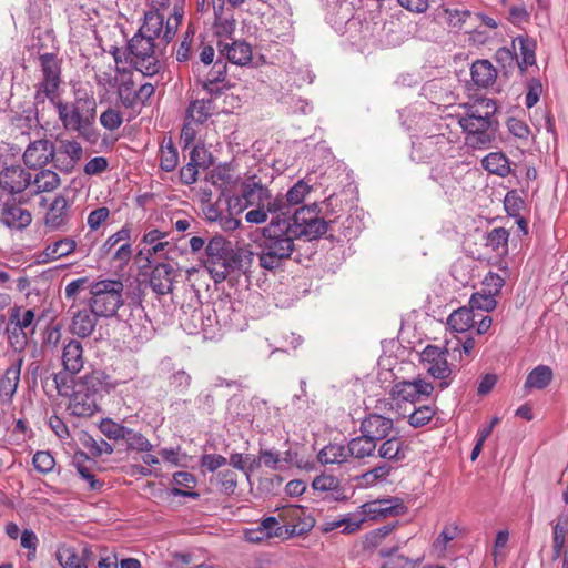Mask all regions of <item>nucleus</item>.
<instances>
[{"label":"nucleus","mask_w":568,"mask_h":568,"mask_svg":"<svg viewBox=\"0 0 568 568\" xmlns=\"http://www.w3.org/2000/svg\"><path fill=\"white\" fill-rule=\"evenodd\" d=\"M70 220V201L63 195L55 196L44 214V226L51 232H67Z\"/></svg>","instance_id":"nucleus-16"},{"label":"nucleus","mask_w":568,"mask_h":568,"mask_svg":"<svg viewBox=\"0 0 568 568\" xmlns=\"http://www.w3.org/2000/svg\"><path fill=\"white\" fill-rule=\"evenodd\" d=\"M0 221L10 229L22 230L31 224L32 215L20 204L7 202L1 209Z\"/></svg>","instance_id":"nucleus-25"},{"label":"nucleus","mask_w":568,"mask_h":568,"mask_svg":"<svg viewBox=\"0 0 568 568\" xmlns=\"http://www.w3.org/2000/svg\"><path fill=\"white\" fill-rule=\"evenodd\" d=\"M42 79L39 82L47 93H57L61 85V65L53 53H44L39 57Z\"/></svg>","instance_id":"nucleus-19"},{"label":"nucleus","mask_w":568,"mask_h":568,"mask_svg":"<svg viewBox=\"0 0 568 568\" xmlns=\"http://www.w3.org/2000/svg\"><path fill=\"white\" fill-rule=\"evenodd\" d=\"M554 378L552 369L547 365L536 366L527 376L524 387L527 390L545 389Z\"/></svg>","instance_id":"nucleus-43"},{"label":"nucleus","mask_w":568,"mask_h":568,"mask_svg":"<svg viewBox=\"0 0 568 568\" xmlns=\"http://www.w3.org/2000/svg\"><path fill=\"white\" fill-rule=\"evenodd\" d=\"M123 123L122 113L114 108H108L100 115V124L109 131L118 130Z\"/></svg>","instance_id":"nucleus-57"},{"label":"nucleus","mask_w":568,"mask_h":568,"mask_svg":"<svg viewBox=\"0 0 568 568\" xmlns=\"http://www.w3.org/2000/svg\"><path fill=\"white\" fill-rule=\"evenodd\" d=\"M552 560H557L564 550L567 537V519L559 518L552 527Z\"/></svg>","instance_id":"nucleus-50"},{"label":"nucleus","mask_w":568,"mask_h":568,"mask_svg":"<svg viewBox=\"0 0 568 568\" xmlns=\"http://www.w3.org/2000/svg\"><path fill=\"white\" fill-rule=\"evenodd\" d=\"M394 428L392 418L379 414H369L361 423V433L377 444L384 440Z\"/></svg>","instance_id":"nucleus-20"},{"label":"nucleus","mask_w":568,"mask_h":568,"mask_svg":"<svg viewBox=\"0 0 568 568\" xmlns=\"http://www.w3.org/2000/svg\"><path fill=\"white\" fill-rule=\"evenodd\" d=\"M311 186L303 180L297 181L286 193V201L290 205L301 204L311 192Z\"/></svg>","instance_id":"nucleus-58"},{"label":"nucleus","mask_w":568,"mask_h":568,"mask_svg":"<svg viewBox=\"0 0 568 568\" xmlns=\"http://www.w3.org/2000/svg\"><path fill=\"white\" fill-rule=\"evenodd\" d=\"M471 81L477 88H489L497 78V70L488 60H477L470 69Z\"/></svg>","instance_id":"nucleus-35"},{"label":"nucleus","mask_w":568,"mask_h":568,"mask_svg":"<svg viewBox=\"0 0 568 568\" xmlns=\"http://www.w3.org/2000/svg\"><path fill=\"white\" fill-rule=\"evenodd\" d=\"M100 429L109 439L120 440L125 437L128 427L113 422L112 419H104L100 425Z\"/></svg>","instance_id":"nucleus-62"},{"label":"nucleus","mask_w":568,"mask_h":568,"mask_svg":"<svg viewBox=\"0 0 568 568\" xmlns=\"http://www.w3.org/2000/svg\"><path fill=\"white\" fill-rule=\"evenodd\" d=\"M32 182L36 187V193L52 192L60 185L61 179L57 172L44 169L34 175Z\"/></svg>","instance_id":"nucleus-46"},{"label":"nucleus","mask_w":568,"mask_h":568,"mask_svg":"<svg viewBox=\"0 0 568 568\" xmlns=\"http://www.w3.org/2000/svg\"><path fill=\"white\" fill-rule=\"evenodd\" d=\"M131 226L125 224L118 232L110 235L100 248L102 255L108 256L112 253L116 245H120L125 241H131Z\"/></svg>","instance_id":"nucleus-53"},{"label":"nucleus","mask_w":568,"mask_h":568,"mask_svg":"<svg viewBox=\"0 0 568 568\" xmlns=\"http://www.w3.org/2000/svg\"><path fill=\"white\" fill-rule=\"evenodd\" d=\"M68 409L74 416L90 417L99 410L98 399L83 389H77V384H74Z\"/></svg>","instance_id":"nucleus-26"},{"label":"nucleus","mask_w":568,"mask_h":568,"mask_svg":"<svg viewBox=\"0 0 568 568\" xmlns=\"http://www.w3.org/2000/svg\"><path fill=\"white\" fill-rule=\"evenodd\" d=\"M78 250V242L72 236H62L48 243L39 254L42 263H50L74 254Z\"/></svg>","instance_id":"nucleus-22"},{"label":"nucleus","mask_w":568,"mask_h":568,"mask_svg":"<svg viewBox=\"0 0 568 568\" xmlns=\"http://www.w3.org/2000/svg\"><path fill=\"white\" fill-rule=\"evenodd\" d=\"M75 468L80 478L87 484L91 491L102 489L104 483L95 476V462L90 459L85 454H81L75 458Z\"/></svg>","instance_id":"nucleus-34"},{"label":"nucleus","mask_w":568,"mask_h":568,"mask_svg":"<svg viewBox=\"0 0 568 568\" xmlns=\"http://www.w3.org/2000/svg\"><path fill=\"white\" fill-rule=\"evenodd\" d=\"M462 106L465 110V114L456 115V119L471 121H497L495 119V114L497 112V104L493 99L479 98L473 102L464 103Z\"/></svg>","instance_id":"nucleus-23"},{"label":"nucleus","mask_w":568,"mask_h":568,"mask_svg":"<svg viewBox=\"0 0 568 568\" xmlns=\"http://www.w3.org/2000/svg\"><path fill=\"white\" fill-rule=\"evenodd\" d=\"M88 305L95 317L111 318L124 305V284L120 280L104 278L89 285Z\"/></svg>","instance_id":"nucleus-5"},{"label":"nucleus","mask_w":568,"mask_h":568,"mask_svg":"<svg viewBox=\"0 0 568 568\" xmlns=\"http://www.w3.org/2000/svg\"><path fill=\"white\" fill-rule=\"evenodd\" d=\"M203 266L214 283L224 282L227 276L242 267V255L233 250L223 236H213L205 246Z\"/></svg>","instance_id":"nucleus-4"},{"label":"nucleus","mask_w":568,"mask_h":568,"mask_svg":"<svg viewBox=\"0 0 568 568\" xmlns=\"http://www.w3.org/2000/svg\"><path fill=\"white\" fill-rule=\"evenodd\" d=\"M434 386L423 378L414 381H402L393 385L390 397L396 403H416L423 397H429Z\"/></svg>","instance_id":"nucleus-13"},{"label":"nucleus","mask_w":568,"mask_h":568,"mask_svg":"<svg viewBox=\"0 0 568 568\" xmlns=\"http://www.w3.org/2000/svg\"><path fill=\"white\" fill-rule=\"evenodd\" d=\"M54 108L65 131L74 132L90 143L97 142L99 134L94 124L98 105L92 92L77 90L72 101L58 100Z\"/></svg>","instance_id":"nucleus-2"},{"label":"nucleus","mask_w":568,"mask_h":568,"mask_svg":"<svg viewBox=\"0 0 568 568\" xmlns=\"http://www.w3.org/2000/svg\"><path fill=\"white\" fill-rule=\"evenodd\" d=\"M403 508L398 499H376L361 505L354 515L355 518L362 519L363 525L367 520H378L397 516L402 513Z\"/></svg>","instance_id":"nucleus-15"},{"label":"nucleus","mask_w":568,"mask_h":568,"mask_svg":"<svg viewBox=\"0 0 568 568\" xmlns=\"http://www.w3.org/2000/svg\"><path fill=\"white\" fill-rule=\"evenodd\" d=\"M215 112V103L212 98L197 99L190 103L186 115L196 124L205 123Z\"/></svg>","instance_id":"nucleus-38"},{"label":"nucleus","mask_w":568,"mask_h":568,"mask_svg":"<svg viewBox=\"0 0 568 568\" xmlns=\"http://www.w3.org/2000/svg\"><path fill=\"white\" fill-rule=\"evenodd\" d=\"M347 453L349 458L364 459L366 457H374L377 449V444L361 434L357 437L352 438L347 445Z\"/></svg>","instance_id":"nucleus-39"},{"label":"nucleus","mask_w":568,"mask_h":568,"mask_svg":"<svg viewBox=\"0 0 568 568\" xmlns=\"http://www.w3.org/2000/svg\"><path fill=\"white\" fill-rule=\"evenodd\" d=\"M226 78V63L222 60L215 61L211 70L204 77H199L197 82L202 88L210 94L219 95L222 93L221 88H215L220 82H223Z\"/></svg>","instance_id":"nucleus-37"},{"label":"nucleus","mask_w":568,"mask_h":568,"mask_svg":"<svg viewBox=\"0 0 568 568\" xmlns=\"http://www.w3.org/2000/svg\"><path fill=\"white\" fill-rule=\"evenodd\" d=\"M168 232L158 229L145 232L142 237V243L145 247L141 250L139 254H145L149 263L151 258L172 260V254L176 251V245L168 241Z\"/></svg>","instance_id":"nucleus-12"},{"label":"nucleus","mask_w":568,"mask_h":568,"mask_svg":"<svg viewBox=\"0 0 568 568\" xmlns=\"http://www.w3.org/2000/svg\"><path fill=\"white\" fill-rule=\"evenodd\" d=\"M97 318L91 310H79L73 313L70 332L80 338L89 337L97 326Z\"/></svg>","instance_id":"nucleus-36"},{"label":"nucleus","mask_w":568,"mask_h":568,"mask_svg":"<svg viewBox=\"0 0 568 568\" xmlns=\"http://www.w3.org/2000/svg\"><path fill=\"white\" fill-rule=\"evenodd\" d=\"M150 286L158 295L172 293L174 283V268L169 263H158L150 274Z\"/></svg>","instance_id":"nucleus-27"},{"label":"nucleus","mask_w":568,"mask_h":568,"mask_svg":"<svg viewBox=\"0 0 568 568\" xmlns=\"http://www.w3.org/2000/svg\"><path fill=\"white\" fill-rule=\"evenodd\" d=\"M525 202L516 190L509 191L504 200V206L508 215L517 217L524 209Z\"/></svg>","instance_id":"nucleus-63"},{"label":"nucleus","mask_w":568,"mask_h":568,"mask_svg":"<svg viewBox=\"0 0 568 568\" xmlns=\"http://www.w3.org/2000/svg\"><path fill=\"white\" fill-rule=\"evenodd\" d=\"M536 41L529 37L518 36L513 40V49L521 72L536 63Z\"/></svg>","instance_id":"nucleus-29"},{"label":"nucleus","mask_w":568,"mask_h":568,"mask_svg":"<svg viewBox=\"0 0 568 568\" xmlns=\"http://www.w3.org/2000/svg\"><path fill=\"white\" fill-rule=\"evenodd\" d=\"M449 349L452 357L455 359L458 354V361L463 364H468L477 354L476 341L473 336H467L463 342L458 339L456 346L449 347Z\"/></svg>","instance_id":"nucleus-47"},{"label":"nucleus","mask_w":568,"mask_h":568,"mask_svg":"<svg viewBox=\"0 0 568 568\" xmlns=\"http://www.w3.org/2000/svg\"><path fill=\"white\" fill-rule=\"evenodd\" d=\"M449 344L450 342H447L444 349L435 345H427L420 353V362L424 368L432 377L442 381L439 384L442 389L449 385L447 378L452 374V368L447 361V356H452Z\"/></svg>","instance_id":"nucleus-10"},{"label":"nucleus","mask_w":568,"mask_h":568,"mask_svg":"<svg viewBox=\"0 0 568 568\" xmlns=\"http://www.w3.org/2000/svg\"><path fill=\"white\" fill-rule=\"evenodd\" d=\"M303 514V507L296 505H290L281 509L278 513V519L283 523L282 527L284 528L285 536L302 532L303 528H298L297 521L301 519Z\"/></svg>","instance_id":"nucleus-42"},{"label":"nucleus","mask_w":568,"mask_h":568,"mask_svg":"<svg viewBox=\"0 0 568 568\" xmlns=\"http://www.w3.org/2000/svg\"><path fill=\"white\" fill-rule=\"evenodd\" d=\"M31 184V174L21 165L6 166L0 171V189L10 194L23 192Z\"/></svg>","instance_id":"nucleus-18"},{"label":"nucleus","mask_w":568,"mask_h":568,"mask_svg":"<svg viewBox=\"0 0 568 568\" xmlns=\"http://www.w3.org/2000/svg\"><path fill=\"white\" fill-rule=\"evenodd\" d=\"M504 285V277H501L497 273L488 272L481 283V291L488 293V295H493L496 297L499 295Z\"/></svg>","instance_id":"nucleus-60"},{"label":"nucleus","mask_w":568,"mask_h":568,"mask_svg":"<svg viewBox=\"0 0 568 568\" xmlns=\"http://www.w3.org/2000/svg\"><path fill=\"white\" fill-rule=\"evenodd\" d=\"M342 529L345 535H351L362 529V519L355 518L354 514H348L334 520H326L321 525L323 532H329L335 529Z\"/></svg>","instance_id":"nucleus-44"},{"label":"nucleus","mask_w":568,"mask_h":568,"mask_svg":"<svg viewBox=\"0 0 568 568\" xmlns=\"http://www.w3.org/2000/svg\"><path fill=\"white\" fill-rule=\"evenodd\" d=\"M54 155V143L48 139H40L27 146L23 153V162L30 169L43 168L53 162Z\"/></svg>","instance_id":"nucleus-17"},{"label":"nucleus","mask_w":568,"mask_h":568,"mask_svg":"<svg viewBox=\"0 0 568 568\" xmlns=\"http://www.w3.org/2000/svg\"><path fill=\"white\" fill-rule=\"evenodd\" d=\"M237 473L232 469H225L217 474V481L221 486V489L226 495H232L235 493L237 488Z\"/></svg>","instance_id":"nucleus-61"},{"label":"nucleus","mask_w":568,"mask_h":568,"mask_svg":"<svg viewBox=\"0 0 568 568\" xmlns=\"http://www.w3.org/2000/svg\"><path fill=\"white\" fill-rule=\"evenodd\" d=\"M77 389H83L94 398L99 399L103 392L108 393L111 388L110 376L101 371L94 369L74 381Z\"/></svg>","instance_id":"nucleus-24"},{"label":"nucleus","mask_w":568,"mask_h":568,"mask_svg":"<svg viewBox=\"0 0 568 568\" xmlns=\"http://www.w3.org/2000/svg\"><path fill=\"white\" fill-rule=\"evenodd\" d=\"M9 318L11 324H14L17 328L24 332L33 325L36 313L33 310H23L20 306H14L10 310ZM23 338H27L26 333H23Z\"/></svg>","instance_id":"nucleus-48"},{"label":"nucleus","mask_w":568,"mask_h":568,"mask_svg":"<svg viewBox=\"0 0 568 568\" xmlns=\"http://www.w3.org/2000/svg\"><path fill=\"white\" fill-rule=\"evenodd\" d=\"M178 163V150L170 140L166 144H162L160 148V168L165 172H172L175 170Z\"/></svg>","instance_id":"nucleus-52"},{"label":"nucleus","mask_w":568,"mask_h":568,"mask_svg":"<svg viewBox=\"0 0 568 568\" xmlns=\"http://www.w3.org/2000/svg\"><path fill=\"white\" fill-rule=\"evenodd\" d=\"M474 317V311L470 306H462L448 316L447 325L456 333H465L475 326Z\"/></svg>","instance_id":"nucleus-41"},{"label":"nucleus","mask_w":568,"mask_h":568,"mask_svg":"<svg viewBox=\"0 0 568 568\" xmlns=\"http://www.w3.org/2000/svg\"><path fill=\"white\" fill-rule=\"evenodd\" d=\"M285 227L295 239L307 241L321 237L327 231V223L318 216L317 205L302 206L291 220L285 219Z\"/></svg>","instance_id":"nucleus-8"},{"label":"nucleus","mask_w":568,"mask_h":568,"mask_svg":"<svg viewBox=\"0 0 568 568\" xmlns=\"http://www.w3.org/2000/svg\"><path fill=\"white\" fill-rule=\"evenodd\" d=\"M21 374V361L8 367L0 378V402L8 404L18 389Z\"/></svg>","instance_id":"nucleus-33"},{"label":"nucleus","mask_w":568,"mask_h":568,"mask_svg":"<svg viewBox=\"0 0 568 568\" xmlns=\"http://www.w3.org/2000/svg\"><path fill=\"white\" fill-rule=\"evenodd\" d=\"M399 548L400 546L396 545L379 550L378 555L384 559L381 568H415L423 560V556L410 558L399 554Z\"/></svg>","instance_id":"nucleus-31"},{"label":"nucleus","mask_w":568,"mask_h":568,"mask_svg":"<svg viewBox=\"0 0 568 568\" xmlns=\"http://www.w3.org/2000/svg\"><path fill=\"white\" fill-rule=\"evenodd\" d=\"M61 363L64 372L75 375L80 373L85 364L83 346L80 341L68 339L63 343Z\"/></svg>","instance_id":"nucleus-21"},{"label":"nucleus","mask_w":568,"mask_h":568,"mask_svg":"<svg viewBox=\"0 0 568 568\" xmlns=\"http://www.w3.org/2000/svg\"><path fill=\"white\" fill-rule=\"evenodd\" d=\"M122 440L125 442L128 449L139 453H148L153 447L151 442L142 433L129 427Z\"/></svg>","instance_id":"nucleus-49"},{"label":"nucleus","mask_w":568,"mask_h":568,"mask_svg":"<svg viewBox=\"0 0 568 568\" xmlns=\"http://www.w3.org/2000/svg\"><path fill=\"white\" fill-rule=\"evenodd\" d=\"M57 559L63 568H88L87 564L72 547H60L57 551Z\"/></svg>","instance_id":"nucleus-51"},{"label":"nucleus","mask_w":568,"mask_h":568,"mask_svg":"<svg viewBox=\"0 0 568 568\" xmlns=\"http://www.w3.org/2000/svg\"><path fill=\"white\" fill-rule=\"evenodd\" d=\"M166 10L168 8H161L145 12L144 22L138 30V33L165 48L175 37L184 13L183 7L178 4L172 13L168 14Z\"/></svg>","instance_id":"nucleus-7"},{"label":"nucleus","mask_w":568,"mask_h":568,"mask_svg":"<svg viewBox=\"0 0 568 568\" xmlns=\"http://www.w3.org/2000/svg\"><path fill=\"white\" fill-rule=\"evenodd\" d=\"M434 16L438 23L460 30L466 21L471 18V11L465 3L457 0H443L435 9Z\"/></svg>","instance_id":"nucleus-14"},{"label":"nucleus","mask_w":568,"mask_h":568,"mask_svg":"<svg viewBox=\"0 0 568 568\" xmlns=\"http://www.w3.org/2000/svg\"><path fill=\"white\" fill-rule=\"evenodd\" d=\"M434 415L435 409L432 406H420L409 415L408 423L410 426L418 428L429 423Z\"/></svg>","instance_id":"nucleus-59"},{"label":"nucleus","mask_w":568,"mask_h":568,"mask_svg":"<svg viewBox=\"0 0 568 568\" xmlns=\"http://www.w3.org/2000/svg\"><path fill=\"white\" fill-rule=\"evenodd\" d=\"M53 164L62 173H71L84 156L82 144L75 139H58Z\"/></svg>","instance_id":"nucleus-11"},{"label":"nucleus","mask_w":568,"mask_h":568,"mask_svg":"<svg viewBox=\"0 0 568 568\" xmlns=\"http://www.w3.org/2000/svg\"><path fill=\"white\" fill-rule=\"evenodd\" d=\"M34 468L42 474H49L55 466V460L49 452H37L33 456Z\"/></svg>","instance_id":"nucleus-64"},{"label":"nucleus","mask_w":568,"mask_h":568,"mask_svg":"<svg viewBox=\"0 0 568 568\" xmlns=\"http://www.w3.org/2000/svg\"><path fill=\"white\" fill-rule=\"evenodd\" d=\"M93 282H90L88 276L75 278L69 282L64 288V296L68 301H72L70 306V311L74 307L78 295L84 291L89 290V285Z\"/></svg>","instance_id":"nucleus-55"},{"label":"nucleus","mask_w":568,"mask_h":568,"mask_svg":"<svg viewBox=\"0 0 568 568\" xmlns=\"http://www.w3.org/2000/svg\"><path fill=\"white\" fill-rule=\"evenodd\" d=\"M296 240L285 227V217L276 215L263 229V239L258 243L260 266L267 271L278 268L283 261L288 260L295 250Z\"/></svg>","instance_id":"nucleus-3"},{"label":"nucleus","mask_w":568,"mask_h":568,"mask_svg":"<svg viewBox=\"0 0 568 568\" xmlns=\"http://www.w3.org/2000/svg\"><path fill=\"white\" fill-rule=\"evenodd\" d=\"M378 457L386 463L403 462L409 452V445L399 436L385 438L378 446Z\"/></svg>","instance_id":"nucleus-28"},{"label":"nucleus","mask_w":568,"mask_h":568,"mask_svg":"<svg viewBox=\"0 0 568 568\" xmlns=\"http://www.w3.org/2000/svg\"><path fill=\"white\" fill-rule=\"evenodd\" d=\"M322 465H342L349 460L346 445L329 443L324 446L318 455Z\"/></svg>","instance_id":"nucleus-40"},{"label":"nucleus","mask_w":568,"mask_h":568,"mask_svg":"<svg viewBox=\"0 0 568 568\" xmlns=\"http://www.w3.org/2000/svg\"><path fill=\"white\" fill-rule=\"evenodd\" d=\"M95 80L99 85L114 89L120 105L132 112L134 116L139 115L142 109L150 104V100L155 92V87L150 82L136 87L134 72L124 67H98Z\"/></svg>","instance_id":"nucleus-1"},{"label":"nucleus","mask_w":568,"mask_h":568,"mask_svg":"<svg viewBox=\"0 0 568 568\" xmlns=\"http://www.w3.org/2000/svg\"><path fill=\"white\" fill-rule=\"evenodd\" d=\"M509 232L504 227H494L487 236V245L494 251L507 252Z\"/></svg>","instance_id":"nucleus-56"},{"label":"nucleus","mask_w":568,"mask_h":568,"mask_svg":"<svg viewBox=\"0 0 568 568\" xmlns=\"http://www.w3.org/2000/svg\"><path fill=\"white\" fill-rule=\"evenodd\" d=\"M465 133V143L474 150L488 149L496 138L498 121L457 119Z\"/></svg>","instance_id":"nucleus-9"},{"label":"nucleus","mask_w":568,"mask_h":568,"mask_svg":"<svg viewBox=\"0 0 568 568\" xmlns=\"http://www.w3.org/2000/svg\"><path fill=\"white\" fill-rule=\"evenodd\" d=\"M164 49L165 47L136 32L126 44L128 54L124 60L144 77H153L162 69L160 55Z\"/></svg>","instance_id":"nucleus-6"},{"label":"nucleus","mask_w":568,"mask_h":568,"mask_svg":"<svg viewBox=\"0 0 568 568\" xmlns=\"http://www.w3.org/2000/svg\"><path fill=\"white\" fill-rule=\"evenodd\" d=\"M469 306L474 310H480L485 312H491L497 306L496 297L488 295L486 292H476L470 296Z\"/></svg>","instance_id":"nucleus-54"},{"label":"nucleus","mask_w":568,"mask_h":568,"mask_svg":"<svg viewBox=\"0 0 568 568\" xmlns=\"http://www.w3.org/2000/svg\"><path fill=\"white\" fill-rule=\"evenodd\" d=\"M219 48L220 53L233 64L246 65L252 61L251 45L244 41L219 42Z\"/></svg>","instance_id":"nucleus-32"},{"label":"nucleus","mask_w":568,"mask_h":568,"mask_svg":"<svg viewBox=\"0 0 568 568\" xmlns=\"http://www.w3.org/2000/svg\"><path fill=\"white\" fill-rule=\"evenodd\" d=\"M271 191L256 180V176L247 179L242 184V196L246 206H265L270 200Z\"/></svg>","instance_id":"nucleus-30"},{"label":"nucleus","mask_w":568,"mask_h":568,"mask_svg":"<svg viewBox=\"0 0 568 568\" xmlns=\"http://www.w3.org/2000/svg\"><path fill=\"white\" fill-rule=\"evenodd\" d=\"M483 168L491 174L505 178L510 173L508 158L503 152H491L481 160Z\"/></svg>","instance_id":"nucleus-45"}]
</instances>
